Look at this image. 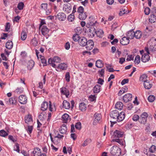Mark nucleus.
<instances>
[{
	"label": "nucleus",
	"instance_id": "nucleus-44",
	"mask_svg": "<svg viewBox=\"0 0 156 156\" xmlns=\"http://www.w3.org/2000/svg\"><path fill=\"white\" fill-rule=\"evenodd\" d=\"M50 104H49V110L51 112L53 111L54 110H55L56 107L55 106V104L53 103V105L52 106L51 105V103L50 101H49Z\"/></svg>",
	"mask_w": 156,
	"mask_h": 156
},
{
	"label": "nucleus",
	"instance_id": "nucleus-18",
	"mask_svg": "<svg viewBox=\"0 0 156 156\" xmlns=\"http://www.w3.org/2000/svg\"><path fill=\"white\" fill-rule=\"evenodd\" d=\"M72 8L71 7V5L69 4L66 5H64L63 7V10L67 13L70 12Z\"/></svg>",
	"mask_w": 156,
	"mask_h": 156
},
{
	"label": "nucleus",
	"instance_id": "nucleus-26",
	"mask_svg": "<svg viewBox=\"0 0 156 156\" xmlns=\"http://www.w3.org/2000/svg\"><path fill=\"white\" fill-rule=\"evenodd\" d=\"M69 115L66 114H64L62 116V120L64 123H66L67 122L69 119Z\"/></svg>",
	"mask_w": 156,
	"mask_h": 156
},
{
	"label": "nucleus",
	"instance_id": "nucleus-41",
	"mask_svg": "<svg viewBox=\"0 0 156 156\" xmlns=\"http://www.w3.org/2000/svg\"><path fill=\"white\" fill-rule=\"evenodd\" d=\"M27 35L26 32L24 30L23 31L21 34V39L22 40H25L27 38Z\"/></svg>",
	"mask_w": 156,
	"mask_h": 156
},
{
	"label": "nucleus",
	"instance_id": "nucleus-62",
	"mask_svg": "<svg viewBox=\"0 0 156 156\" xmlns=\"http://www.w3.org/2000/svg\"><path fill=\"white\" fill-rule=\"evenodd\" d=\"M99 74L101 75V76H104L105 73V69H102L101 70H100L98 71Z\"/></svg>",
	"mask_w": 156,
	"mask_h": 156
},
{
	"label": "nucleus",
	"instance_id": "nucleus-12",
	"mask_svg": "<svg viewBox=\"0 0 156 156\" xmlns=\"http://www.w3.org/2000/svg\"><path fill=\"white\" fill-rule=\"evenodd\" d=\"M61 93L62 94L65 95L66 98H68L69 94V92L67 89L65 87L60 88Z\"/></svg>",
	"mask_w": 156,
	"mask_h": 156
},
{
	"label": "nucleus",
	"instance_id": "nucleus-5",
	"mask_svg": "<svg viewBox=\"0 0 156 156\" xmlns=\"http://www.w3.org/2000/svg\"><path fill=\"white\" fill-rule=\"evenodd\" d=\"M124 133L123 132L119 130H116L113 132L112 137L114 138H119L122 137Z\"/></svg>",
	"mask_w": 156,
	"mask_h": 156
},
{
	"label": "nucleus",
	"instance_id": "nucleus-60",
	"mask_svg": "<svg viewBox=\"0 0 156 156\" xmlns=\"http://www.w3.org/2000/svg\"><path fill=\"white\" fill-rule=\"evenodd\" d=\"M150 10L149 8L147 7L145 8L144 10V12L146 15H148L150 12Z\"/></svg>",
	"mask_w": 156,
	"mask_h": 156
},
{
	"label": "nucleus",
	"instance_id": "nucleus-58",
	"mask_svg": "<svg viewBox=\"0 0 156 156\" xmlns=\"http://www.w3.org/2000/svg\"><path fill=\"white\" fill-rule=\"evenodd\" d=\"M48 4L47 3H43L41 4V7L42 9L46 10L47 9Z\"/></svg>",
	"mask_w": 156,
	"mask_h": 156
},
{
	"label": "nucleus",
	"instance_id": "nucleus-30",
	"mask_svg": "<svg viewBox=\"0 0 156 156\" xmlns=\"http://www.w3.org/2000/svg\"><path fill=\"white\" fill-rule=\"evenodd\" d=\"M95 33L97 36L100 37H101L104 34V32L101 29H98L97 31H95Z\"/></svg>",
	"mask_w": 156,
	"mask_h": 156
},
{
	"label": "nucleus",
	"instance_id": "nucleus-20",
	"mask_svg": "<svg viewBox=\"0 0 156 156\" xmlns=\"http://www.w3.org/2000/svg\"><path fill=\"white\" fill-rule=\"evenodd\" d=\"M150 58V57L148 54H146L144 53V55H142L141 57V61L144 62H146L148 61Z\"/></svg>",
	"mask_w": 156,
	"mask_h": 156
},
{
	"label": "nucleus",
	"instance_id": "nucleus-4",
	"mask_svg": "<svg viewBox=\"0 0 156 156\" xmlns=\"http://www.w3.org/2000/svg\"><path fill=\"white\" fill-rule=\"evenodd\" d=\"M148 116V115L147 112H144L142 113L140 117L139 118V122L143 124H145L147 120V118Z\"/></svg>",
	"mask_w": 156,
	"mask_h": 156
},
{
	"label": "nucleus",
	"instance_id": "nucleus-47",
	"mask_svg": "<svg viewBox=\"0 0 156 156\" xmlns=\"http://www.w3.org/2000/svg\"><path fill=\"white\" fill-rule=\"evenodd\" d=\"M9 101L10 104H15L16 103V99L15 98H9Z\"/></svg>",
	"mask_w": 156,
	"mask_h": 156
},
{
	"label": "nucleus",
	"instance_id": "nucleus-16",
	"mask_svg": "<svg viewBox=\"0 0 156 156\" xmlns=\"http://www.w3.org/2000/svg\"><path fill=\"white\" fill-rule=\"evenodd\" d=\"M79 109L82 112L85 111L87 108V105L84 102L80 103L79 105Z\"/></svg>",
	"mask_w": 156,
	"mask_h": 156
},
{
	"label": "nucleus",
	"instance_id": "nucleus-38",
	"mask_svg": "<svg viewBox=\"0 0 156 156\" xmlns=\"http://www.w3.org/2000/svg\"><path fill=\"white\" fill-rule=\"evenodd\" d=\"M80 37L79 34H76L73 35L72 38L74 41L77 42L79 41Z\"/></svg>",
	"mask_w": 156,
	"mask_h": 156
},
{
	"label": "nucleus",
	"instance_id": "nucleus-56",
	"mask_svg": "<svg viewBox=\"0 0 156 156\" xmlns=\"http://www.w3.org/2000/svg\"><path fill=\"white\" fill-rule=\"evenodd\" d=\"M14 150L18 152H20L19 145L18 144H16L14 147Z\"/></svg>",
	"mask_w": 156,
	"mask_h": 156
},
{
	"label": "nucleus",
	"instance_id": "nucleus-55",
	"mask_svg": "<svg viewBox=\"0 0 156 156\" xmlns=\"http://www.w3.org/2000/svg\"><path fill=\"white\" fill-rule=\"evenodd\" d=\"M155 99V97L153 95H150L148 98V100L150 102H152L154 101Z\"/></svg>",
	"mask_w": 156,
	"mask_h": 156
},
{
	"label": "nucleus",
	"instance_id": "nucleus-61",
	"mask_svg": "<svg viewBox=\"0 0 156 156\" xmlns=\"http://www.w3.org/2000/svg\"><path fill=\"white\" fill-rule=\"evenodd\" d=\"M10 27V24L9 23H7L5 27V30L6 31H8Z\"/></svg>",
	"mask_w": 156,
	"mask_h": 156
},
{
	"label": "nucleus",
	"instance_id": "nucleus-27",
	"mask_svg": "<svg viewBox=\"0 0 156 156\" xmlns=\"http://www.w3.org/2000/svg\"><path fill=\"white\" fill-rule=\"evenodd\" d=\"M144 88L147 89H150L152 86V84L150 83L148 80H147L144 83Z\"/></svg>",
	"mask_w": 156,
	"mask_h": 156
},
{
	"label": "nucleus",
	"instance_id": "nucleus-3",
	"mask_svg": "<svg viewBox=\"0 0 156 156\" xmlns=\"http://www.w3.org/2000/svg\"><path fill=\"white\" fill-rule=\"evenodd\" d=\"M121 153L120 148L117 146H113L110 149V153L112 155L114 156H119Z\"/></svg>",
	"mask_w": 156,
	"mask_h": 156
},
{
	"label": "nucleus",
	"instance_id": "nucleus-14",
	"mask_svg": "<svg viewBox=\"0 0 156 156\" xmlns=\"http://www.w3.org/2000/svg\"><path fill=\"white\" fill-rule=\"evenodd\" d=\"M25 122L28 124H31L33 123V119L31 115H28L25 116Z\"/></svg>",
	"mask_w": 156,
	"mask_h": 156
},
{
	"label": "nucleus",
	"instance_id": "nucleus-11",
	"mask_svg": "<svg viewBox=\"0 0 156 156\" xmlns=\"http://www.w3.org/2000/svg\"><path fill=\"white\" fill-rule=\"evenodd\" d=\"M19 101L21 104H25L27 102V97L24 95H21L19 97Z\"/></svg>",
	"mask_w": 156,
	"mask_h": 156
},
{
	"label": "nucleus",
	"instance_id": "nucleus-28",
	"mask_svg": "<svg viewBox=\"0 0 156 156\" xmlns=\"http://www.w3.org/2000/svg\"><path fill=\"white\" fill-rule=\"evenodd\" d=\"M142 34L140 30H137L134 32V37L136 39H140L142 36Z\"/></svg>",
	"mask_w": 156,
	"mask_h": 156
},
{
	"label": "nucleus",
	"instance_id": "nucleus-29",
	"mask_svg": "<svg viewBox=\"0 0 156 156\" xmlns=\"http://www.w3.org/2000/svg\"><path fill=\"white\" fill-rule=\"evenodd\" d=\"M101 86L98 84L96 85L93 88V90L94 93H97L100 91Z\"/></svg>",
	"mask_w": 156,
	"mask_h": 156
},
{
	"label": "nucleus",
	"instance_id": "nucleus-13",
	"mask_svg": "<svg viewBox=\"0 0 156 156\" xmlns=\"http://www.w3.org/2000/svg\"><path fill=\"white\" fill-rule=\"evenodd\" d=\"M40 30H41L42 34L44 36L47 34L49 31V29L45 26L41 27Z\"/></svg>",
	"mask_w": 156,
	"mask_h": 156
},
{
	"label": "nucleus",
	"instance_id": "nucleus-21",
	"mask_svg": "<svg viewBox=\"0 0 156 156\" xmlns=\"http://www.w3.org/2000/svg\"><path fill=\"white\" fill-rule=\"evenodd\" d=\"M34 65V62L33 60H30L27 63V68L28 69L31 70L33 67Z\"/></svg>",
	"mask_w": 156,
	"mask_h": 156
},
{
	"label": "nucleus",
	"instance_id": "nucleus-22",
	"mask_svg": "<svg viewBox=\"0 0 156 156\" xmlns=\"http://www.w3.org/2000/svg\"><path fill=\"white\" fill-rule=\"evenodd\" d=\"M48 106L49 105L48 102L44 101L41 105V109L42 111H45L48 108Z\"/></svg>",
	"mask_w": 156,
	"mask_h": 156
},
{
	"label": "nucleus",
	"instance_id": "nucleus-34",
	"mask_svg": "<svg viewBox=\"0 0 156 156\" xmlns=\"http://www.w3.org/2000/svg\"><path fill=\"white\" fill-rule=\"evenodd\" d=\"M96 66L98 68H101L103 66V64L101 60H97L96 62Z\"/></svg>",
	"mask_w": 156,
	"mask_h": 156
},
{
	"label": "nucleus",
	"instance_id": "nucleus-9",
	"mask_svg": "<svg viewBox=\"0 0 156 156\" xmlns=\"http://www.w3.org/2000/svg\"><path fill=\"white\" fill-rule=\"evenodd\" d=\"M132 95L130 94H127L124 95L123 97L124 101L126 103L128 102L131 100Z\"/></svg>",
	"mask_w": 156,
	"mask_h": 156
},
{
	"label": "nucleus",
	"instance_id": "nucleus-48",
	"mask_svg": "<svg viewBox=\"0 0 156 156\" xmlns=\"http://www.w3.org/2000/svg\"><path fill=\"white\" fill-rule=\"evenodd\" d=\"M150 151L152 153H154L156 151V147L154 145H152L149 148Z\"/></svg>",
	"mask_w": 156,
	"mask_h": 156
},
{
	"label": "nucleus",
	"instance_id": "nucleus-23",
	"mask_svg": "<svg viewBox=\"0 0 156 156\" xmlns=\"http://www.w3.org/2000/svg\"><path fill=\"white\" fill-rule=\"evenodd\" d=\"M62 107L66 109H69L70 107L69 103L66 100H64L62 103Z\"/></svg>",
	"mask_w": 156,
	"mask_h": 156
},
{
	"label": "nucleus",
	"instance_id": "nucleus-45",
	"mask_svg": "<svg viewBox=\"0 0 156 156\" xmlns=\"http://www.w3.org/2000/svg\"><path fill=\"white\" fill-rule=\"evenodd\" d=\"M75 19V16L73 14L71 13L69 15L68 17V20L70 22H72Z\"/></svg>",
	"mask_w": 156,
	"mask_h": 156
},
{
	"label": "nucleus",
	"instance_id": "nucleus-46",
	"mask_svg": "<svg viewBox=\"0 0 156 156\" xmlns=\"http://www.w3.org/2000/svg\"><path fill=\"white\" fill-rule=\"evenodd\" d=\"M8 135V133L3 130L0 131V136L5 137Z\"/></svg>",
	"mask_w": 156,
	"mask_h": 156
},
{
	"label": "nucleus",
	"instance_id": "nucleus-64",
	"mask_svg": "<svg viewBox=\"0 0 156 156\" xmlns=\"http://www.w3.org/2000/svg\"><path fill=\"white\" fill-rule=\"evenodd\" d=\"M129 82V80L127 79H123L121 82V84L122 85H124L126 83H127Z\"/></svg>",
	"mask_w": 156,
	"mask_h": 156
},
{
	"label": "nucleus",
	"instance_id": "nucleus-17",
	"mask_svg": "<svg viewBox=\"0 0 156 156\" xmlns=\"http://www.w3.org/2000/svg\"><path fill=\"white\" fill-rule=\"evenodd\" d=\"M120 43L122 45H126L129 43V40L127 37H124L121 39Z\"/></svg>",
	"mask_w": 156,
	"mask_h": 156
},
{
	"label": "nucleus",
	"instance_id": "nucleus-31",
	"mask_svg": "<svg viewBox=\"0 0 156 156\" xmlns=\"http://www.w3.org/2000/svg\"><path fill=\"white\" fill-rule=\"evenodd\" d=\"M147 76L145 74H143L140 76V80L142 82H145L147 81Z\"/></svg>",
	"mask_w": 156,
	"mask_h": 156
},
{
	"label": "nucleus",
	"instance_id": "nucleus-63",
	"mask_svg": "<svg viewBox=\"0 0 156 156\" xmlns=\"http://www.w3.org/2000/svg\"><path fill=\"white\" fill-rule=\"evenodd\" d=\"M23 91V88L22 87L18 88L16 89L15 91L17 93H22Z\"/></svg>",
	"mask_w": 156,
	"mask_h": 156
},
{
	"label": "nucleus",
	"instance_id": "nucleus-7",
	"mask_svg": "<svg viewBox=\"0 0 156 156\" xmlns=\"http://www.w3.org/2000/svg\"><path fill=\"white\" fill-rule=\"evenodd\" d=\"M87 42L88 41L87 39L84 37H80L78 41L79 44L82 47L85 46Z\"/></svg>",
	"mask_w": 156,
	"mask_h": 156
},
{
	"label": "nucleus",
	"instance_id": "nucleus-8",
	"mask_svg": "<svg viewBox=\"0 0 156 156\" xmlns=\"http://www.w3.org/2000/svg\"><path fill=\"white\" fill-rule=\"evenodd\" d=\"M86 46V48L87 50L90 51L94 47V42L93 40H89Z\"/></svg>",
	"mask_w": 156,
	"mask_h": 156
},
{
	"label": "nucleus",
	"instance_id": "nucleus-40",
	"mask_svg": "<svg viewBox=\"0 0 156 156\" xmlns=\"http://www.w3.org/2000/svg\"><path fill=\"white\" fill-rule=\"evenodd\" d=\"M13 47V43L11 41H8L6 44V47L9 49H10Z\"/></svg>",
	"mask_w": 156,
	"mask_h": 156
},
{
	"label": "nucleus",
	"instance_id": "nucleus-32",
	"mask_svg": "<svg viewBox=\"0 0 156 156\" xmlns=\"http://www.w3.org/2000/svg\"><path fill=\"white\" fill-rule=\"evenodd\" d=\"M149 22L154 23L156 21V16L154 14H151L149 18Z\"/></svg>",
	"mask_w": 156,
	"mask_h": 156
},
{
	"label": "nucleus",
	"instance_id": "nucleus-6",
	"mask_svg": "<svg viewBox=\"0 0 156 156\" xmlns=\"http://www.w3.org/2000/svg\"><path fill=\"white\" fill-rule=\"evenodd\" d=\"M101 118V115L100 114L95 113L94 115V120L93 124L94 125H96L98 123Z\"/></svg>",
	"mask_w": 156,
	"mask_h": 156
},
{
	"label": "nucleus",
	"instance_id": "nucleus-42",
	"mask_svg": "<svg viewBox=\"0 0 156 156\" xmlns=\"http://www.w3.org/2000/svg\"><path fill=\"white\" fill-rule=\"evenodd\" d=\"M58 134H57V135L55 137L54 140L53 139V141H52L53 142L55 145H57L58 146Z\"/></svg>",
	"mask_w": 156,
	"mask_h": 156
},
{
	"label": "nucleus",
	"instance_id": "nucleus-15",
	"mask_svg": "<svg viewBox=\"0 0 156 156\" xmlns=\"http://www.w3.org/2000/svg\"><path fill=\"white\" fill-rule=\"evenodd\" d=\"M32 154L34 156H40L41 154L40 149L39 148H34L32 151Z\"/></svg>",
	"mask_w": 156,
	"mask_h": 156
},
{
	"label": "nucleus",
	"instance_id": "nucleus-10",
	"mask_svg": "<svg viewBox=\"0 0 156 156\" xmlns=\"http://www.w3.org/2000/svg\"><path fill=\"white\" fill-rule=\"evenodd\" d=\"M95 34V30L94 28H91L87 31L88 36L90 38L93 37Z\"/></svg>",
	"mask_w": 156,
	"mask_h": 156
},
{
	"label": "nucleus",
	"instance_id": "nucleus-57",
	"mask_svg": "<svg viewBox=\"0 0 156 156\" xmlns=\"http://www.w3.org/2000/svg\"><path fill=\"white\" fill-rule=\"evenodd\" d=\"M70 76L69 72H67L65 75L66 80L67 82H69L70 81Z\"/></svg>",
	"mask_w": 156,
	"mask_h": 156
},
{
	"label": "nucleus",
	"instance_id": "nucleus-36",
	"mask_svg": "<svg viewBox=\"0 0 156 156\" xmlns=\"http://www.w3.org/2000/svg\"><path fill=\"white\" fill-rule=\"evenodd\" d=\"M67 67V65L65 63H61L59 64V69L62 70L66 69Z\"/></svg>",
	"mask_w": 156,
	"mask_h": 156
},
{
	"label": "nucleus",
	"instance_id": "nucleus-52",
	"mask_svg": "<svg viewBox=\"0 0 156 156\" xmlns=\"http://www.w3.org/2000/svg\"><path fill=\"white\" fill-rule=\"evenodd\" d=\"M33 126H28V128L27 129V130L29 134H31L33 130Z\"/></svg>",
	"mask_w": 156,
	"mask_h": 156
},
{
	"label": "nucleus",
	"instance_id": "nucleus-19",
	"mask_svg": "<svg viewBox=\"0 0 156 156\" xmlns=\"http://www.w3.org/2000/svg\"><path fill=\"white\" fill-rule=\"evenodd\" d=\"M67 128L65 124L62 125L59 129V131L62 134H65L67 131Z\"/></svg>",
	"mask_w": 156,
	"mask_h": 156
},
{
	"label": "nucleus",
	"instance_id": "nucleus-43",
	"mask_svg": "<svg viewBox=\"0 0 156 156\" xmlns=\"http://www.w3.org/2000/svg\"><path fill=\"white\" fill-rule=\"evenodd\" d=\"M24 3L22 2H19L17 6V8L19 10H22L23 9L24 7Z\"/></svg>",
	"mask_w": 156,
	"mask_h": 156
},
{
	"label": "nucleus",
	"instance_id": "nucleus-50",
	"mask_svg": "<svg viewBox=\"0 0 156 156\" xmlns=\"http://www.w3.org/2000/svg\"><path fill=\"white\" fill-rule=\"evenodd\" d=\"M140 62V57L139 55H137L135 57L134 62L135 64H139Z\"/></svg>",
	"mask_w": 156,
	"mask_h": 156
},
{
	"label": "nucleus",
	"instance_id": "nucleus-39",
	"mask_svg": "<svg viewBox=\"0 0 156 156\" xmlns=\"http://www.w3.org/2000/svg\"><path fill=\"white\" fill-rule=\"evenodd\" d=\"M87 16L86 13L83 12L79 14V18L81 20H84L86 19Z\"/></svg>",
	"mask_w": 156,
	"mask_h": 156
},
{
	"label": "nucleus",
	"instance_id": "nucleus-51",
	"mask_svg": "<svg viewBox=\"0 0 156 156\" xmlns=\"http://www.w3.org/2000/svg\"><path fill=\"white\" fill-rule=\"evenodd\" d=\"M75 126L76 128L78 130H80L81 128V123L80 122H78L76 123Z\"/></svg>",
	"mask_w": 156,
	"mask_h": 156
},
{
	"label": "nucleus",
	"instance_id": "nucleus-35",
	"mask_svg": "<svg viewBox=\"0 0 156 156\" xmlns=\"http://www.w3.org/2000/svg\"><path fill=\"white\" fill-rule=\"evenodd\" d=\"M123 106V104L122 102H118L116 103L115 107V108L119 110L122 109Z\"/></svg>",
	"mask_w": 156,
	"mask_h": 156
},
{
	"label": "nucleus",
	"instance_id": "nucleus-59",
	"mask_svg": "<svg viewBox=\"0 0 156 156\" xmlns=\"http://www.w3.org/2000/svg\"><path fill=\"white\" fill-rule=\"evenodd\" d=\"M139 118L137 115H134L133 117V120L135 121H137L138 119L139 120Z\"/></svg>",
	"mask_w": 156,
	"mask_h": 156
},
{
	"label": "nucleus",
	"instance_id": "nucleus-2",
	"mask_svg": "<svg viewBox=\"0 0 156 156\" xmlns=\"http://www.w3.org/2000/svg\"><path fill=\"white\" fill-rule=\"evenodd\" d=\"M49 64L55 68L56 70L58 71V57L57 56H55L53 58H50L48 60Z\"/></svg>",
	"mask_w": 156,
	"mask_h": 156
},
{
	"label": "nucleus",
	"instance_id": "nucleus-24",
	"mask_svg": "<svg viewBox=\"0 0 156 156\" xmlns=\"http://www.w3.org/2000/svg\"><path fill=\"white\" fill-rule=\"evenodd\" d=\"M152 30V28L150 27H147L144 30V35L148 36L149 35V32Z\"/></svg>",
	"mask_w": 156,
	"mask_h": 156
},
{
	"label": "nucleus",
	"instance_id": "nucleus-53",
	"mask_svg": "<svg viewBox=\"0 0 156 156\" xmlns=\"http://www.w3.org/2000/svg\"><path fill=\"white\" fill-rule=\"evenodd\" d=\"M83 11L84 9L83 7L82 6H80L78 8L77 12L79 14H80L84 12Z\"/></svg>",
	"mask_w": 156,
	"mask_h": 156
},
{
	"label": "nucleus",
	"instance_id": "nucleus-1",
	"mask_svg": "<svg viewBox=\"0 0 156 156\" xmlns=\"http://www.w3.org/2000/svg\"><path fill=\"white\" fill-rule=\"evenodd\" d=\"M110 116L115 120L114 121H110L111 126L112 127L114 124L116 123V121L120 122L122 121L125 118V115L124 112H122L119 113L118 110H115L111 112Z\"/></svg>",
	"mask_w": 156,
	"mask_h": 156
},
{
	"label": "nucleus",
	"instance_id": "nucleus-54",
	"mask_svg": "<svg viewBox=\"0 0 156 156\" xmlns=\"http://www.w3.org/2000/svg\"><path fill=\"white\" fill-rule=\"evenodd\" d=\"M89 100L91 101H93L96 100V97L95 95H91L89 97Z\"/></svg>",
	"mask_w": 156,
	"mask_h": 156
},
{
	"label": "nucleus",
	"instance_id": "nucleus-37",
	"mask_svg": "<svg viewBox=\"0 0 156 156\" xmlns=\"http://www.w3.org/2000/svg\"><path fill=\"white\" fill-rule=\"evenodd\" d=\"M31 44L34 46H36L38 44V41L35 37H34L31 41Z\"/></svg>",
	"mask_w": 156,
	"mask_h": 156
},
{
	"label": "nucleus",
	"instance_id": "nucleus-49",
	"mask_svg": "<svg viewBox=\"0 0 156 156\" xmlns=\"http://www.w3.org/2000/svg\"><path fill=\"white\" fill-rule=\"evenodd\" d=\"M40 58L41 59V63L44 64V66H45L46 65V60L44 58V57L41 56V55H40Z\"/></svg>",
	"mask_w": 156,
	"mask_h": 156
},
{
	"label": "nucleus",
	"instance_id": "nucleus-25",
	"mask_svg": "<svg viewBox=\"0 0 156 156\" xmlns=\"http://www.w3.org/2000/svg\"><path fill=\"white\" fill-rule=\"evenodd\" d=\"M127 37L128 39H132L134 37V32L133 30L129 31L127 33Z\"/></svg>",
	"mask_w": 156,
	"mask_h": 156
},
{
	"label": "nucleus",
	"instance_id": "nucleus-33",
	"mask_svg": "<svg viewBox=\"0 0 156 156\" xmlns=\"http://www.w3.org/2000/svg\"><path fill=\"white\" fill-rule=\"evenodd\" d=\"M66 19V16L65 13L63 12L60 13L59 15V21H64Z\"/></svg>",
	"mask_w": 156,
	"mask_h": 156
}]
</instances>
